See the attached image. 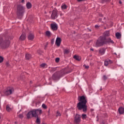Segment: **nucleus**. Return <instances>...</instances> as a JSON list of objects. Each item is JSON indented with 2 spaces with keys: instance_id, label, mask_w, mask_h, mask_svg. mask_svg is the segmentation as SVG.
Listing matches in <instances>:
<instances>
[{
  "instance_id": "nucleus-1",
  "label": "nucleus",
  "mask_w": 124,
  "mask_h": 124,
  "mask_svg": "<svg viewBox=\"0 0 124 124\" xmlns=\"http://www.w3.org/2000/svg\"><path fill=\"white\" fill-rule=\"evenodd\" d=\"M78 100L79 102L77 104L78 109L82 110L84 113H86L88 110V106H87L88 99L84 96H81L78 97Z\"/></svg>"
},
{
  "instance_id": "nucleus-2",
  "label": "nucleus",
  "mask_w": 124,
  "mask_h": 124,
  "mask_svg": "<svg viewBox=\"0 0 124 124\" xmlns=\"http://www.w3.org/2000/svg\"><path fill=\"white\" fill-rule=\"evenodd\" d=\"M107 43H111L113 44L114 42L110 38L106 39L104 37H101L100 39L97 41L95 46L96 47H100V46H102L104 44H107Z\"/></svg>"
},
{
  "instance_id": "nucleus-3",
  "label": "nucleus",
  "mask_w": 124,
  "mask_h": 124,
  "mask_svg": "<svg viewBox=\"0 0 124 124\" xmlns=\"http://www.w3.org/2000/svg\"><path fill=\"white\" fill-rule=\"evenodd\" d=\"M42 113L41 109H33L29 112L27 114V119H31V118H38V115H40Z\"/></svg>"
},
{
  "instance_id": "nucleus-4",
  "label": "nucleus",
  "mask_w": 124,
  "mask_h": 124,
  "mask_svg": "<svg viewBox=\"0 0 124 124\" xmlns=\"http://www.w3.org/2000/svg\"><path fill=\"white\" fill-rule=\"evenodd\" d=\"M65 75V71L64 70H62L60 71L56 72L52 77L53 80H60L62 77Z\"/></svg>"
},
{
  "instance_id": "nucleus-5",
  "label": "nucleus",
  "mask_w": 124,
  "mask_h": 124,
  "mask_svg": "<svg viewBox=\"0 0 124 124\" xmlns=\"http://www.w3.org/2000/svg\"><path fill=\"white\" fill-rule=\"evenodd\" d=\"M25 13V7L22 5H19L17 7V15L18 17H21Z\"/></svg>"
},
{
  "instance_id": "nucleus-6",
  "label": "nucleus",
  "mask_w": 124,
  "mask_h": 124,
  "mask_svg": "<svg viewBox=\"0 0 124 124\" xmlns=\"http://www.w3.org/2000/svg\"><path fill=\"white\" fill-rule=\"evenodd\" d=\"M10 44V42L8 40L3 41L2 39L0 40V46L2 48H7V47H9Z\"/></svg>"
},
{
  "instance_id": "nucleus-7",
  "label": "nucleus",
  "mask_w": 124,
  "mask_h": 124,
  "mask_svg": "<svg viewBox=\"0 0 124 124\" xmlns=\"http://www.w3.org/2000/svg\"><path fill=\"white\" fill-rule=\"evenodd\" d=\"M14 92V88H8L4 91V95H9L10 94H12Z\"/></svg>"
},
{
  "instance_id": "nucleus-8",
  "label": "nucleus",
  "mask_w": 124,
  "mask_h": 124,
  "mask_svg": "<svg viewBox=\"0 0 124 124\" xmlns=\"http://www.w3.org/2000/svg\"><path fill=\"white\" fill-rule=\"evenodd\" d=\"M80 123H81V115L77 114L75 117L74 124H79Z\"/></svg>"
},
{
  "instance_id": "nucleus-9",
  "label": "nucleus",
  "mask_w": 124,
  "mask_h": 124,
  "mask_svg": "<svg viewBox=\"0 0 124 124\" xmlns=\"http://www.w3.org/2000/svg\"><path fill=\"white\" fill-rule=\"evenodd\" d=\"M58 18V12L56 10H54L52 11L51 16V19L53 20H55V19H57Z\"/></svg>"
},
{
  "instance_id": "nucleus-10",
  "label": "nucleus",
  "mask_w": 124,
  "mask_h": 124,
  "mask_svg": "<svg viewBox=\"0 0 124 124\" xmlns=\"http://www.w3.org/2000/svg\"><path fill=\"white\" fill-rule=\"evenodd\" d=\"M62 42V39L60 37H57L55 42V44H56L57 46L58 47L61 46V43Z\"/></svg>"
},
{
  "instance_id": "nucleus-11",
  "label": "nucleus",
  "mask_w": 124,
  "mask_h": 124,
  "mask_svg": "<svg viewBox=\"0 0 124 124\" xmlns=\"http://www.w3.org/2000/svg\"><path fill=\"white\" fill-rule=\"evenodd\" d=\"M34 38V35L33 34L30 33L29 34L28 36V39L29 40H33V39Z\"/></svg>"
},
{
  "instance_id": "nucleus-12",
  "label": "nucleus",
  "mask_w": 124,
  "mask_h": 124,
  "mask_svg": "<svg viewBox=\"0 0 124 124\" xmlns=\"http://www.w3.org/2000/svg\"><path fill=\"white\" fill-rule=\"evenodd\" d=\"M113 63V61L110 60H108L105 61L104 64L105 66H107L108 64H111V63Z\"/></svg>"
},
{
  "instance_id": "nucleus-13",
  "label": "nucleus",
  "mask_w": 124,
  "mask_h": 124,
  "mask_svg": "<svg viewBox=\"0 0 124 124\" xmlns=\"http://www.w3.org/2000/svg\"><path fill=\"white\" fill-rule=\"evenodd\" d=\"M105 51H106L105 48H102L99 50V53L100 55H104V54H105Z\"/></svg>"
},
{
  "instance_id": "nucleus-14",
  "label": "nucleus",
  "mask_w": 124,
  "mask_h": 124,
  "mask_svg": "<svg viewBox=\"0 0 124 124\" xmlns=\"http://www.w3.org/2000/svg\"><path fill=\"white\" fill-rule=\"evenodd\" d=\"M51 29L53 31H57V30H58V26L57 24H52Z\"/></svg>"
},
{
  "instance_id": "nucleus-15",
  "label": "nucleus",
  "mask_w": 124,
  "mask_h": 124,
  "mask_svg": "<svg viewBox=\"0 0 124 124\" xmlns=\"http://www.w3.org/2000/svg\"><path fill=\"white\" fill-rule=\"evenodd\" d=\"M20 40L23 41L25 40L26 39V34H22L19 38Z\"/></svg>"
},
{
  "instance_id": "nucleus-16",
  "label": "nucleus",
  "mask_w": 124,
  "mask_h": 124,
  "mask_svg": "<svg viewBox=\"0 0 124 124\" xmlns=\"http://www.w3.org/2000/svg\"><path fill=\"white\" fill-rule=\"evenodd\" d=\"M25 58L26 60H31V55L29 53H27L25 56Z\"/></svg>"
},
{
  "instance_id": "nucleus-17",
  "label": "nucleus",
  "mask_w": 124,
  "mask_h": 124,
  "mask_svg": "<svg viewBox=\"0 0 124 124\" xmlns=\"http://www.w3.org/2000/svg\"><path fill=\"white\" fill-rule=\"evenodd\" d=\"M26 7L28 8V9L31 8V2H27L26 4Z\"/></svg>"
},
{
  "instance_id": "nucleus-18",
  "label": "nucleus",
  "mask_w": 124,
  "mask_h": 124,
  "mask_svg": "<svg viewBox=\"0 0 124 124\" xmlns=\"http://www.w3.org/2000/svg\"><path fill=\"white\" fill-rule=\"evenodd\" d=\"M119 112L120 114H124V108H119Z\"/></svg>"
},
{
  "instance_id": "nucleus-19",
  "label": "nucleus",
  "mask_w": 124,
  "mask_h": 124,
  "mask_svg": "<svg viewBox=\"0 0 124 124\" xmlns=\"http://www.w3.org/2000/svg\"><path fill=\"white\" fill-rule=\"evenodd\" d=\"M115 35H116V37H117L118 39H120V38L122 37V35L121 34V33H120V32H117Z\"/></svg>"
},
{
  "instance_id": "nucleus-20",
  "label": "nucleus",
  "mask_w": 124,
  "mask_h": 124,
  "mask_svg": "<svg viewBox=\"0 0 124 124\" xmlns=\"http://www.w3.org/2000/svg\"><path fill=\"white\" fill-rule=\"evenodd\" d=\"M74 59H75V60H76V61H81V58L77 55H75L74 56Z\"/></svg>"
},
{
  "instance_id": "nucleus-21",
  "label": "nucleus",
  "mask_w": 124,
  "mask_h": 124,
  "mask_svg": "<svg viewBox=\"0 0 124 124\" xmlns=\"http://www.w3.org/2000/svg\"><path fill=\"white\" fill-rule=\"evenodd\" d=\"M64 54L67 55V54H69V52H70V51L69 50V49H64Z\"/></svg>"
},
{
  "instance_id": "nucleus-22",
  "label": "nucleus",
  "mask_w": 124,
  "mask_h": 124,
  "mask_svg": "<svg viewBox=\"0 0 124 124\" xmlns=\"http://www.w3.org/2000/svg\"><path fill=\"white\" fill-rule=\"evenodd\" d=\"M56 70H57L56 68H53V67L49 68V71H50V72H54V71H56Z\"/></svg>"
},
{
  "instance_id": "nucleus-23",
  "label": "nucleus",
  "mask_w": 124,
  "mask_h": 124,
  "mask_svg": "<svg viewBox=\"0 0 124 124\" xmlns=\"http://www.w3.org/2000/svg\"><path fill=\"white\" fill-rule=\"evenodd\" d=\"M81 117L82 120H86L87 119V115L85 114H82L81 115Z\"/></svg>"
},
{
  "instance_id": "nucleus-24",
  "label": "nucleus",
  "mask_w": 124,
  "mask_h": 124,
  "mask_svg": "<svg viewBox=\"0 0 124 124\" xmlns=\"http://www.w3.org/2000/svg\"><path fill=\"white\" fill-rule=\"evenodd\" d=\"M6 109L8 112H10V111H11V110H12L11 108H10V107H9V106H8V105L6 106Z\"/></svg>"
},
{
  "instance_id": "nucleus-25",
  "label": "nucleus",
  "mask_w": 124,
  "mask_h": 124,
  "mask_svg": "<svg viewBox=\"0 0 124 124\" xmlns=\"http://www.w3.org/2000/svg\"><path fill=\"white\" fill-rule=\"evenodd\" d=\"M104 33L105 36H109V35H110V32L109 31H106Z\"/></svg>"
},
{
  "instance_id": "nucleus-26",
  "label": "nucleus",
  "mask_w": 124,
  "mask_h": 124,
  "mask_svg": "<svg viewBox=\"0 0 124 124\" xmlns=\"http://www.w3.org/2000/svg\"><path fill=\"white\" fill-rule=\"evenodd\" d=\"M46 34L47 36H50L51 35V32L50 31H46Z\"/></svg>"
},
{
  "instance_id": "nucleus-27",
  "label": "nucleus",
  "mask_w": 124,
  "mask_h": 124,
  "mask_svg": "<svg viewBox=\"0 0 124 124\" xmlns=\"http://www.w3.org/2000/svg\"><path fill=\"white\" fill-rule=\"evenodd\" d=\"M67 7L65 5V4H62L61 6L62 9H66Z\"/></svg>"
},
{
  "instance_id": "nucleus-28",
  "label": "nucleus",
  "mask_w": 124,
  "mask_h": 124,
  "mask_svg": "<svg viewBox=\"0 0 124 124\" xmlns=\"http://www.w3.org/2000/svg\"><path fill=\"white\" fill-rule=\"evenodd\" d=\"M62 116V114H61V112H59V111H57L56 117H59V116Z\"/></svg>"
},
{
  "instance_id": "nucleus-29",
  "label": "nucleus",
  "mask_w": 124,
  "mask_h": 124,
  "mask_svg": "<svg viewBox=\"0 0 124 124\" xmlns=\"http://www.w3.org/2000/svg\"><path fill=\"white\" fill-rule=\"evenodd\" d=\"M18 117V118H19V119H23V118H24V116L23 115V114H19Z\"/></svg>"
},
{
  "instance_id": "nucleus-30",
  "label": "nucleus",
  "mask_w": 124,
  "mask_h": 124,
  "mask_svg": "<svg viewBox=\"0 0 124 124\" xmlns=\"http://www.w3.org/2000/svg\"><path fill=\"white\" fill-rule=\"evenodd\" d=\"M37 119L36 121V123H37V124H40V120H39V119L38 118V117H37Z\"/></svg>"
},
{
  "instance_id": "nucleus-31",
  "label": "nucleus",
  "mask_w": 124,
  "mask_h": 124,
  "mask_svg": "<svg viewBox=\"0 0 124 124\" xmlns=\"http://www.w3.org/2000/svg\"><path fill=\"white\" fill-rule=\"evenodd\" d=\"M83 66L86 69H89V68H90V66L89 65H84Z\"/></svg>"
},
{
  "instance_id": "nucleus-32",
  "label": "nucleus",
  "mask_w": 124,
  "mask_h": 124,
  "mask_svg": "<svg viewBox=\"0 0 124 124\" xmlns=\"http://www.w3.org/2000/svg\"><path fill=\"white\" fill-rule=\"evenodd\" d=\"M3 62V58L1 56H0V63H1Z\"/></svg>"
},
{
  "instance_id": "nucleus-33",
  "label": "nucleus",
  "mask_w": 124,
  "mask_h": 124,
  "mask_svg": "<svg viewBox=\"0 0 124 124\" xmlns=\"http://www.w3.org/2000/svg\"><path fill=\"white\" fill-rule=\"evenodd\" d=\"M42 107L44 108V109H47V106L44 104L42 105Z\"/></svg>"
},
{
  "instance_id": "nucleus-34",
  "label": "nucleus",
  "mask_w": 124,
  "mask_h": 124,
  "mask_svg": "<svg viewBox=\"0 0 124 124\" xmlns=\"http://www.w3.org/2000/svg\"><path fill=\"white\" fill-rule=\"evenodd\" d=\"M55 62H60V58H56L55 60Z\"/></svg>"
},
{
  "instance_id": "nucleus-35",
  "label": "nucleus",
  "mask_w": 124,
  "mask_h": 124,
  "mask_svg": "<svg viewBox=\"0 0 124 124\" xmlns=\"http://www.w3.org/2000/svg\"><path fill=\"white\" fill-rule=\"evenodd\" d=\"M46 65V63H42L41 65V67H45V66Z\"/></svg>"
},
{
  "instance_id": "nucleus-36",
  "label": "nucleus",
  "mask_w": 124,
  "mask_h": 124,
  "mask_svg": "<svg viewBox=\"0 0 124 124\" xmlns=\"http://www.w3.org/2000/svg\"><path fill=\"white\" fill-rule=\"evenodd\" d=\"M51 44H54V42H55V39H52L51 41Z\"/></svg>"
},
{
  "instance_id": "nucleus-37",
  "label": "nucleus",
  "mask_w": 124,
  "mask_h": 124,
  "mask_svg": "<svg viewBox=\"0 0 124 124\" xmlns=\"http://www.w3.org/2000/svg\"><path fill=\"white\" fill-rule=\"evenodd\" d=\"M104 80H107V77L106 76H103Z\"/></svg>"
},
{
  "instance_id": "nucleus-38",
  "label": "nucleus",
  "mask_w": 124,
  "mask_h": 124,
  "mask_svg": "<svg viewBox=\"0 0 124 124\" xmlns=\"http://www.w3.org/2000/svg\"><path fill=\"white\" fill-rule=\"evenodd\" d=\"M103 2H108V1H109L110 0H103Z\"/></svg>"
},
{
  "instance_id": "nucleus-39",
  "label": "nucleus",
  "mask_w": 124,
  "mask_h": 124,
  "mask_svg": "<svg viewBox=\"0 0 124 124\" xmlns=\"http://www.w3.org/2000/svg\"><path fill=\"white\" fill-rule=\"evenodd\" d=\"M85 0H78V1H79V2H80V1H84Z\"/></svg>"
},
{
  "instance_id": "nucleus-40",
  "label": "nucleus",
  "mask_w": 124,
  "mask_h": 124,
  "mask_svg": "<svg viewBox=\"0 0 124 124\" xmlns=\"http://www.w3.org/2000/svg\"><path fill=\"white\" fill-rule=\"evenodd\" d=\"M6 65H7V66H8V65H9V63H8V62H7L6 63Z\"/></svg>"
},
{
  "instance_id": "nucleus-41",
  "label": "nucleus",
  "mask_w": 124,
  "mask_h": 124,
  "mask_svg": "<svg viewBox=\"0 0 124 124\" xmlns=\"http://www.w3.org/2000/svg\"><path fill=\"white\" fill-rule=\"evenodd\" d=\"M95 27L96 28H98V25H95Z\"/></svg>"
},
{
  "instance_id": "nucleus-42",
  "label": "nucleus",
  "mask_w": 124,
  "mask_h": 124,
  "mask_svg": "<svg viewBox=\"0 0 124 124\" xmlns=\"http://www.w3.org/2000/svg\"><path fill=\"white\" fill-rule=\"evenodd\" d=\"M93 110H94V109H93V108H92V109H91V112L93 111Z\"/></svg>"
},
{
  "instance_id": "nucleus-43",
  "label": "nucleus",
  "mask_w": 124,
  "mask_h": 124,
  "mask_svg": "<svg viewBox=\"0 0 124 124\" xmlns=\"http://www.w3.org/2000/svg\"><path fill=\"white\" fill-rule=\"evenodd\" d=\"M113 55H116V56H117V53L116 52L113 53Z\"/></svg>"
},
{
  "instance_id": "nucleus-44",
  "label": "nucleus",
  "mask_w": 124,
  "mask_h": 124,
  "mask_svg": "<svg viewBox=\"0 0 124 124\" xmlns=\"http://www.w3.org/2000/svg\"><path fill=\"white\" fill-rule=\"evenodd\" d=\"M119 3H120V4H122V1H120Z\"/></svg>"
},
{
  "instance_id": "nucleus-45",
  "label": "nucleus",
  "mask_w": 124,
  "mask_h": 124,
  "mask_svg": "<svg viewBox=\"0 0 124 124\" xmlns=\"http://www.w3.org/2000/svg\"><path fill=\"white\" fill-rule=\"evenodd\" d=\"M91 50L92 51H93V48H91Z\"/></svg>"
},
{
  "instance_id": "nucleus-46",
  "label": "nucleus",
  "mask_w": 124,
  "mask_h": 124,
  "mask_svg": "<svg viewBox=\"0 0 124 124\" xmlns=\"http://www.w3.org/2000/svg\"><path fill=\"white\" fill-rule=\"evenodd\" d=\"M21 2H24V0H22L21 1Z\"/></svg>"
},
{
  "instance_id": "nucleus-47",
  "label": "nucleus",
  "mask_w": 124,
  "mask_h": 124,
  "mask_svg": "<svg viewBox=\"0 0 124 124\" xmlns=\"http://www.w3.org/2000/svg\"><path fill=\"white\" fill-rule=\"evenodd\" d=\"M42 124H47L43 123Z\"/></svg>"
},
{
  "instance_id": "nucleus-48",
  "label": "nucleus",
  "mask_w": 124,
  "mask_h": 124,
  "mask_svg": "<svg viewBox=\"0 0 124 124\" xmlns=\"http://www.w3.org/2000/svg\"><path fill=\"white\" fill-rule=\"evenodd\" d=\"M102 89L101 88V89H100V91H102Z\"/></svg>"
},
{
  "instance_id": "nucleus-49",
  "label": "nucleus",
  "mask_w": 124,
  "mask_h": 124,
  "mask_svg": "<svg viewBox=\"0 0 124 124\" xmlns=\"http://www.w3.org/2000/svg\"><path fill=\"white\" fill-rule=\"evenodd\" d=\"M55 4L57 5V3H55Z\"/></svg>"
},
{
  "instance_id": "nucleus-50",
  "label": "nucleus",
  "mask_w": 124,
  "mask_h": 124,
  "mask_svg": "<svg viewBox=\"0 0 124 124\" xmlns=\"http://www.w3.org/2000/svg\"><path fill=\"white\" fill-rule=\"evenodd\" d=\"M46 47H47V45H46Z\"/></svg>"
}]
</instances>
